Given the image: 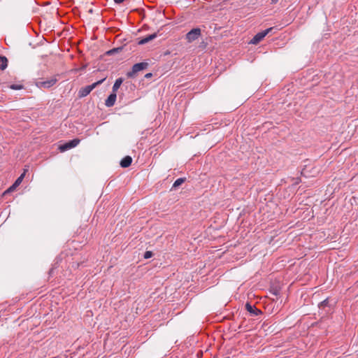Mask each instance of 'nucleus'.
<instances>
[{"label":"nucleus","instance_id":"obj_20","mask_svg":"<svg viewBox=\"0 0 358 358\" xmlns=\"http://www.w3.org/2000/svg\"><path fill=\"white\" fill-rule=\"evenodd\" d=\"M278 0H271L272 3H276Z\"/></svg>","mask_w":358,"mask_h":358},{"label":"nucleus","instance_id":"obj_16","mask_svg":"<svg viewBox=\"0 0 358 358\" xmlns=\"http://www.w3.org/2000/svg\"><path fill=\"white\" fill-rule=\"evenodd\" d=\"M152 252L151 251H146L144 254L145 259H149L152 257Z\"/></svg>","mask_w":358,"mask_h":358},{"label":"nucleus","instance_id":"obj_5","mask_svg":"<svg viewBox=\"0 0 358 358\" xmlns=\"http://www.w3.org/2000/svg\"><path fill=\"white\" fill-rule=\"evenodd\" d=\"M105 80V78L101 80H99L94 83H93L92 85H87L83 88H82L80 91H79V94H80V97H83V96H86L87 95H88L93 89H94L97 85H100L101 83H102V82Z\"/></svg>","mask_w":358,"mask_h":358},{"label":"nucleus","instance_id":"obj_14","mask_svg":"<svg viewBox=\"0 0 358 358\" xmlns=\"http://www.w3.org/2000/svg\"><path fill=\"white\" fill-rule=\"evenodd\" d=\"M186 178H180L178 179H177L173 185V187L174 188H176L178 187H179L180 185H181L185 181Z\"/></svg>","mask_w":358,"mask_h":358},{"label":"nucleus","instance_id":"obj_18","mask_svg":"<svg viewBox=\"0 0 358 358\" xmlns=\"http://www.w3.org/2000/svg\"><path fill=\"white\" fill-rule=\"evenodd\" d=\"M125 0H114L115 3H117V4H120V3H122Z\"/></svg>","mask_w":358,"mask_h":358},{"label":"nucleus","instance_id":"obj_11","mask_svg":"<svg viewBox=\"0 0 358 358\" xmlns=\"http://www.w3.org/2000/svg\"><path fill=\"white\" fill-rule=\"evenodd\" d=\"M157 36L156 34H151V35H149L143 38H142L140 41H139V44H145L149 41H150L151 40L154 39L155 37Z\"/></svg>","mask_w":358,"mask_h":358},{"label":"nucleus","instance_id":"obj_3","mask_svg":"<svg viewBox=\"0 0 358 358\" xmlns=\"http://www.w3.org/2000/svg\"><path fill=\"white\" fill-rule=\"evenodd\" d=\"M201 35L200 28H194L189 31L185 36V38L188 43H192L199 38Z\"/></svg>","mask_w":358,"mask_h":358},{"label":"nucleus","instance_id":"obj_2","mask_svg":"<svg viewBox=\"0 0 358 358\" xmlns=\"http://www.w3.org/2000/svg\"><path fill=\"white\" fill-rule=\"evenodd\" d=\"M148 64L147 62H141L136 64L133 66L131 71L127 73V77L134 78L136 76L138 72L147 69Z\"/></svg>","mask_w":358,"mask_h":358},{"label":"nucleus","instance_id":"obj_12","mask_svg":"<svg viewBox=\"0 0 358 358\" xmlns=\"http://www.w3.org/2000/svg\"><path fill=\"white\" fill-rule=\"evenodd\" d=\"M123 82V80L122 78H120L118 79H117L115 82V84L113 87V92L114 93H116V92L117 91V90L120 88V87L121 86L122 83Z\"/></svg>","mask_w":358,"mask_h":358},{"label":"nucleus","instance_id":"obj_19","mask_svg":"<svg viewBox=\"0 0 358 358\" xmlns=\"http://www.w3.org/2000/svg\"><path fill=\"white\" fill-rule=\"evenodd\" d=\"M152 76V74L151 73H148L145 74V77L146 78H151Z\"/></svg>","mask_w":358,"mask_h":358},{"label":"nucleus","instance_id":"obj_4","mask_svg":"<svg viewBox=\"0 0 358 358\" xmlns=\"http://www.w3.org/2000/svg\"><path fill=\"white\" fill-rule=\"evenodd\" d=\"M57 82V78L56 76H54L50 79H48L47 80H41L38 81L36 83V86L41 89L43 88H50L55 85Z\"/></svg>","mask_w":358,"mask_h":358},{"label":"nucleus","instance_id":"obj_13","mask_svg":"<svg viewBox=\"0 0 358 358\" xmlns=\"http://www.w3.org/2000/svg\"><path fill=\"white\" fill-rule=\"evenodd\" d=\"M8 65V59L5 57H0V70H3Z\"/></svg>","mask_w":358,"mask_h":358},{"label":"nucleus","instance_id":"obj_6","mask_svg":"<svg viewBox=\"0 0 358 358\" xmlns=\"http://www.w3.org/2000/svg\"><path fill=\"white\" fill-rule=\"evenodd\" d=\"M273 27H270L263 31H261V32H259L257 33L254 37L250 41V43L252 44H255V45H257L258 44L260 41H262L264 38L268 34H269L271 30L273 29Z\"/></svg>","mask_w":358,"mask_h":358},{"label":"nucleus","instance_id":"obj_8","mask_svg":"<svg viewBox=\"0 0 358 358\" xmlns=\"http://www.w3.org/2000/svg\"><path fill=\"white\" fill-rule=\"evenodd\" d=\"M116 93L113 92L109 95V96L106 100L105 104L108 107H111L114 106L115 101H116Z\"/></svg>","mask_w":358,"mask_h":358},{"label":"nucleus","instance_id":"obj_15","mask_svg":"<svg viewBox=\"0 0 358 358\" xmlns=\"http://www.w3.org/2000/svg\"><path fill=\"white\" fill-rule=\"evenodd\" d=\"M10 87L13 90H21L23 86L22 85H11Z\"/></svg>","mask_w":358,"mask_h":358},{"label":"nucleus","instance_id":"obj_9","mask_svg":"<svg viewBox=\"0 0 358 358\" xmlns=\"http://www.w3.org/2000/svg\"><path fill=\"white\" fill-rule=\"evenodd\" d=\"M245 309L250 312V313H252L255 315H258L259 314L262 313V311L257 308L255 306H252L249 303H247L245 304Z\"/></svg>","mask_w":358,"mask_h":358},{"label":"nucleus","instance_id":"obj_10","mask_svg":"<svg viewBox=\"0 0 358 358\" xmlns=\"http://www.w3.org/2000/svg\"><path fill=\"white\" fill-rule=\"evenodd\" d=\"M132 163V158L130 156L124 157L120 162V166L123 168L129 167Z\"/></svg>","mask_w":358,"mask_h":358},{"label":"nucleus","instance_id":"obj_1","mask_svg":"<svg viewBox=\"0 0 358 358\" xmlns=\"http://www.w3.org/2000/svg\"><path fill=\"white\" fill-rule=\"evenodd\" d=\"M27 172V169H24L23 173L21 174V176L19 178H17V179L15 181V182L10 187H8L6 191L3 192V193L2 194V196H4L8 194L14 192L16 189V188L18 186H20V185L22 183Z\"/></svg>","mask_w":358,"mask_h":358},{"label":"nucleus","instance_id":"obj_7","mask_svg":"<svg viewBox=\"0 0 358 358\" xmlns=\"http://www.w3.org/2000/svg\"><path fill=\"white\" fill-rule=\"evenodd\" d=\"M80 140L78 138L73 139L63 145H59V149L61 152H64L67 150L73 148L78 145Z\"/></svg>","mask_w":358,"mask_h":358},{"label":"nucleus","instance_id":"obj_17","mask_svg":"<svg viewBox=\"0 0 358 358\" xmlns=\"http://www.w3.org/2000/svg\"><path fill=\"white\" fill-rule=\"evenodd\" d=\"M328 303H329V301H328V299H327L324 300L323 301H322V302L320 303V306H320V307H324V306H327V305H328Z\"/></svg>","mask_w":358,"mask_h":358}]
</instances>
